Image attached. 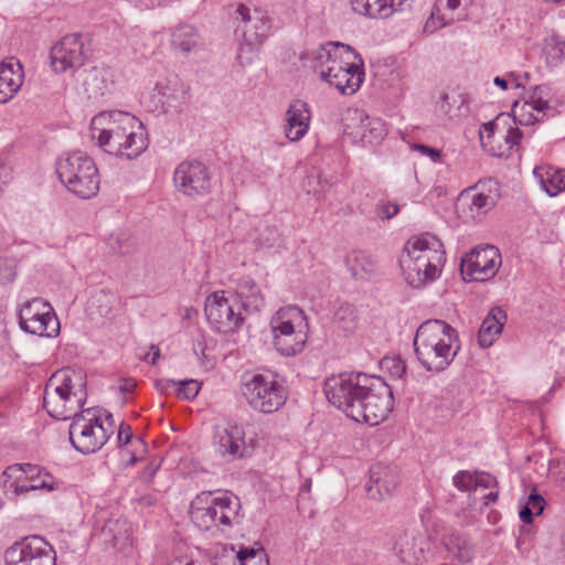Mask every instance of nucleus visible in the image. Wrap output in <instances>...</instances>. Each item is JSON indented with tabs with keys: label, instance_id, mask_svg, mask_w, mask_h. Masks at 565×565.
Masks as SVG:
<instances>
[{
	"label": "nucleus",
	"instance_id": "1",
	"mask_svg": "<svg viewBox=\"0 0 565 565\" xmlns=\"http://www.w3.org/2000/svg\"><path fill=\"white\" fill-rule=\"evenodd\" d=\"M324 393L348 417L371 426L383 422L394 405L393 392L384 380L365 373L331 376L324 383Z\"/></svg>",
	"mask_w": 565,
	"mask_h": 565
},
{
	"label": "nucleus",
	"instance_id": "2",
	"mask_svg": "<svg viewBox=\"0 0 565 565\" xmlns=\"http://www.w3.org/2000/svg\"><path fill=\"white\" fill-rule=\"evenodd\" d=\"M90 137L104 152L125 160L138 158L148 148L142 122L121 110L97 114L90 122Z\"/></svg>",
	"mask_w": 565,
	"mask_h": 565
},
{
	"label": "nucleus",
	"instance_id": "3",
	"mask_svg": "<svg viewBox=\"0 0 565 565\" xmlns=\"http://www.w3.org/2000/svg\"><path fill=\"white\" fill-rule=\"evenodd\" d=\"M362 66L360 54L348 44L327 43L313 56V67L320 78L344 95H352L360 88L364 77Z\"/></svg>",
	"mask_w": 565,
	"mask_h": 565
},
{
	"label": "nucleus",
	"instance_id": "4",
	"mask_svg": "<svg viewBox=\"0 0 565 565\" xmlns=\"http://www.w3.org/2000/svg\"><path fill=\"white\" fill-rule=\"evenodd\" d=\"M446 263L441 241L429 233L411 237L403 249L399 264L409 286L420 288L437 279Z\"/></svg>",
	"mask_w": 565,
	"mask_h": 565
},
{
	"label": "nucleus",
	"instance_id": "5",
	"mask_svg": "<svg viewBox=\"0 0 565 565\" xmlns=\"http://www.w3.org/2000/svg\"><path fill=\"white\" fill-rule=\"evenodd\" d=\"M460 345L457 331L444 320H427L416 331L414 350L417 360L429 372L446 370Z\"/></svg>",
	"mask_w": 565,
	"mask_h": 565
},
{
	"label": "nucleus",
	"instance_id": "6",
	"mask_svg": "<svg viewBox=\"0 0 565 565\" xmlns=\"http://www.w3.org/2000/svg\"><path fill=\"white\" fill-rule=\"evenodd\" d=\"M86 381L81 370L62 369L54 373L44 390L43 406L56 419L72 418L85 403Z\"/></svg>",
	"mask_w": 565,
	"mask_h": 565
},
{
	"label": "nucleus",
	"instance_id": "7",
	"mask_svg": "<svg viewBox=\"0 0 565 565\" xmlns=\"http://www.w3.org/2000/svg\"><path fill=\"white\" fill-rule=\"evenodd\" d=\"M241 501L237 497L223 492L212 497L211 492H202L191 504V520L201 530L227 533L235 524H239Z\"/></svg>",
	"mask_w": 565,
	"mask_h": 565
},
{
	"label": "nucleus",
	"instance_id": "8",
	"mask_svg": "<svg viewBox=\"0 0 565 565\" xmlns=\"http://www.w3.org/2000/svg\"><path fill=\"white\" fill-rule=\"evenodd\" d=\"M56 173L66 189L79 199H90L99 191V173L94 160L82 151L62 156Z\"/></svg>",
	"mask_w": 565,
	"mask_h": 565
},
{
	"label": "nucleus",
	"instance_id": "9",
	"mask_svg": "<svg viewBox=\"0 0 565 565\" xmlns=\"http://www.w3.org/2000/svg\"><path fill=\"white\" fill-rule=\"evenodd\" d=\"M273 344L285 356L300 353L308 340L309 322L297 306H289L276 312L270 321Z\"/></svg>",
	"mask_w": 565,
	"mask_h": 565
},
{
	"label": "nucleus",
	"instance_id": "10",
	"mask_svg": "<svg viewBox=\"0 0 565 565\" xmlns=\"http://www.w3.org/2000/svg\"><path fill=\"white\" fill-rule=\"evenodd\" d=\"M235 14V33L241 34L244 40L238 49L237 60L245 65L252 62L256 46L268 36L270 19L264 10H250L244 4L237 7Z\"/></svg>",
	"mask_w": 565,
	"mask_h": 565
},
{
	"label": "nucleus",
	"instance_id": "11",
	"mask_svg": "<svg viewBox=\"0 0 565 565\" xmlns=\"http://www.w3.org/2000/svg\"><path fill=\"white\" fill-rule=\"evenodd\" d=\"M242 393L256 412L273 414L286 403V387L274 375L254 374L242 384Z\"/></svg>",
	"mask_w": 565,
	"mask_h": 565
},
{
	"label": "nucleus",
	"instance_id": "12",
	"mask_svg": "<svg viewBox=\"0 0 565 565\" xmlns=\"http://www.w3.org/2000/svg\"><path fill=\"white\" fill-rule=\"evenodd\" d=\"M72 419L68 439L78 452L94 454L108 440V433L94 409L87 408L75 413Z\"/></svg>",
	"mask_w": 565,
	"mask_h": 565
},
{
	"label": "nucleus",
	"instance_id": "13",
	"mask_svg": "<svg viewBox=\"0 0 565 565\" xmlns=\"http://www.w3.org/2000/svg\"><path fill=\"white\" fill-rule=\"evenodd\" d=\"M242 309L238 300L232 295L225 297L224 291L211 294L204 305V312L212 329L223 334L239 331L245 322Z\"/></svg>",
	"mask_w": 565,
	"mask_h": 565
},
{
	"label": "nucleus",
	"instance_id": "14",
	"mask_svg": "<svg viewBox=\"0 0 565 565\" xmlns=\"http://www.w3.org/2000/svg\"><path fill=\"white\" fill-rule=\"evenodd\" d=\"M20 328L39 337H56L60 322L52 307L42 298L28 300L19 310Z\"/></svg>",
	"mask_w": 565,
	"mask_h": 565
},
{
	"label": "nucleus",
	"instance_id": "15",
	"mask_svg": "<svg viewBox=\"0 0 565 565\" xmlns=\"http://www.w3.org/2000/svg\"><path fill=\"white\" fill-rule=\"evenodd\" d=\"M55 551L40 536L24 537L4 553L7 565H55Z\"/></svg>",
	"mask_w": 565,
	"mask_h": 565
},
{
	"label": "nucleus",
	"instance_id": "16",
	"mask_svg": "<svg viewBox=\"0 0 565 565\" xmlns=\"http://www.w3.org/2000/svg\"><path fill=\"white\" fill-rule=\"evenodd\" d=\"M499 198V183L489 178L463 190L459 195L458 204L467 217L475 220L492 210Z\"/></svg>",
	"mask_w": 565,
	"mask_h": 565
},
{
	"label": "nucleus",
	"instance_id": "17",
	"mask_svg": "<svg viewBox=\"0 0 565 565\" xmlns=\"http://www.w3.org/2000/svg\"><path fill=\"white\" fill-rule=\"evenodd\" d=\"M173 182L175 189L189 198L205 195L211 189L210 172L206 166L198 160L181 162L174 170Z\"/></svg>",
	"mask_w": 565,
	"mask_h": 565
},
{
	"label": "nucleus",
	"instance_id": "18",
	"mask_svg": "<svg viewBox=\"0 0 565 565\" xmlns=\"http://www.w3.org/2000/svg\"><path fill=\"white\" fill-rule=\"evenodd\" d=\"M501 265V254L492 245L472 249L461 259V273L473 280H488L492 278Z\"/></svg>",
	"mask_w": 565,
	"mask_h": 565
},
{
	"label": "nucleus",
	"instance_id": "19",
	"mask_svg": "<svg viewBox=\"0 0 565 565\" xmlns=\"http://www.w3.org/2000/svg\"><path fill=\"white\" fill-rule=\"evenodd\" d=\"M51 65L55 73H65L84 65L86 53L79 34L63 36L51 49Z\"/></svg>",
	"mask_w": 565,
	"mask_h": 565
},
{
	"label": "nucleus",
	"instance_id": "20",
	"mask_svg": "<svg viewBox=\"0 0 565 565\" xmlns=\"http://www.w3.org/2000/svg\"><path fill=\"white\" fill-rule=\"evenodd\" d=\"M351 120L356 121L347 124L345 130L359 138L364 145H377L387 134L384 121L380 118L370 117L359 109L349 111Z\"/></svg>",
	"mask_w": 565,
	"mask_h": 565
},
{
	"label": "nucleus",
	"instance_id": "21",
	"mask_svg": "<svg viewBox=\"0 0 565 565\" xmlns=\"http://www.w3.org/2000/svg\"><path fill=\"white\" fill-rule=\"evenodd\" d=\"M244 429L236 425L228 423L226 426H217L213 436V445L223 458L226 460H234L243 456L245 446Z\"/></svg>",
	"mask_w": 565,
	"mask_h": 565
},
{
	"label": "nucleus",
	"instance_id": "22",
	"mask_svg": "<svg viewBox=\"0 0 565 565\" xmlns=\"http://www.w3.org/2000/svg\"><path fill=\"white\" fill-rule=\"evenodd\" d=\"M285 136L290 142L301 140L309 130L311 111L309 105L301 100H292L286 110Z\"/></svg>",
	"mask_w": 565,
	"mask_h": 565
},
{
	"label": "nucleus",
	"instance_id": "23",
	"mask_svg": "<svg viewBox=\"0 0 565 565\" xmlns=\"http://www.w3.org/2000/svg\"><path fill=\"white\" fill-rule=\"evenodd\" d=\"M188 86L178 77L158 83L156 97L163 113H179L189 98Z\"/></svg>",
	"mask_w": 565,
	"mask_h": 565
},
{
	"label": "nucleus",
	"instance_id": "24",
	"mask_svg": "<svg viewBox=\"0 0 565 565\" xmlns=\"http://www.w3.org/2000/svg\"><path fill=\"white\" fill-rule=\"evenodd\" d=\"M398 483V473L394 467L377 462L370 468L366 492L374 500H382L391 494Z\"/></svg>",
	"mask_w": 565,
	"mask_h": 565
},
{
	"label": "nucleus",
	"instance_id": "25",
	"mask_svg": "<svg viewBox=\"0 0 565 565\" xmlns=\"http://www.w3.org/2000/svg\"><path fill=\"white\" fill-rule=\"evenodd\" d=\"M428 550V540L422 534L413 533H404L393 546L395 555L407 565H418L425 558Z\"/></svg>",
	"mask_w": 565,
	"mask_h": 565
},
{
	"label": "nucleus",
	"instance_id": "26",
	"mask_svg": "<svg viewBox=\"0 0 565 565\" xmlns=\"http://www.w3.org/2000/svg\"><path fill=\"white\" fill-rule=\"evenodd\" d=\"M24 81L22 64L15 57L0 63V104L11 100L20 90Z\"/></svg>",
	"mask_w": 565,
	"mask_h": 565
},
{
	"label": "nucleus",
	"instance_id": "27",
	"mask_svg": "<svg viewBox=\"0 0 565 565\" xmlns=\"http://www.w3.org/2000/svg\"><path fill=\"white\" fill-rule=\"evenodd\" d=\"M441 545L450 559L460 565L470 564L476 555V547L466 535L450 531L441 536Z\"/></svg>",
	"mask_w": 565,
	"mask_h": 565
},
{
	"label": "nucleus",
	"instance_id": "28",
	"mask_svg": "<svg viewBox=\"0 0 565 565\" xmlns=\"http://www.w3.org/2000/svg\"><path fill=\"white\" fill-rule=\"evenodd\" d=\"M539 89L536 87L535 92ZM547 109H550L548 103L534 93L531 99L524 102L521 106H519L518 102H514L512 107L514 122H519L522 126L533 125L545 117Z\"/></svg>",
	"mask_w": 565,
	"mask_h": 565
},
{
	"label": "nucleus",
	"instance_id": "29",
	"mask_svg": "<svg viewBox=\"0 0 565 565\" xmlns=\"http://www.w3.org/2000/svg\"><path fill=\"white\" fill-rule=\"evenodd\" d=\"M408 0H350L353 11L369 18H388Z\"/></svg>",
	"mask_w": 565,
	"mask_h": 565
},
{
	"label": "nucleus",
	"instance_id": "30",
	"mask_svg": "<svg viewBox=\"0 0 565 565\" xmlns=\"http://www.w3.org/2000/svg\"><path fill=\"white\" fill-rule=\"evenodd\" d=\"M505 321L507 315L501 308L494 307L488 312L478 332V342L481 348H489L493 344L502 332Z\"/></svg>",
	"mask_w": 565,
	"mask_h": 565
},
{
	"label": "nucleus",
	"instance_id": "31",
	"mask_svg": "<svg viewBox=\"0 0 565 565\" xmlns=\"http://www.w3.org/2000/svg\"><path fill=\"white\" fill-rule=\"evenodd\" d=\"M245 311H259L265 305V298L259 287L249 277L239 279L235 294L232 295Z\"/></svg>",
	"mask_w": 565,
	"mask_h": 565
},
{
	"label": "nucleus",
	"instance_id": "32",
	"mask_svg": "<svg viewBox=\"0 0 565 565\" xmlns=\"http://www.w3.org/2000/svg\"><path fill=\"white\" fill-rule=\"evenodd\" d=\"M170 44L174 53L188 56L199 50L200 35L192 25L180 24L173 29Z\"/></svg>",
	"mask_w": 565,
	"mask_h": 565
},
{
	"label": "nucleus",
	"instance_id": "33",
	"mask_svg": "<svg viewBox=\"0 0 565 565\" xmlns=\"http://www.w3.org/2000/svg\"><path fill=\"white\" fill-rule=\"evenodd\" d=\"M541 188L550 195L556 196L565 190V169H556L551 166L536 167L533 171Z\"/></svg>",
	"mask_w": 565,
	"mask_h": 565
},
{
	"label": "nucleus",
	"instance_id": "34",
	"mask_svg": "<svg viewBox=\"0 0 565 565\" xmlns=\"http://www.w3.org/2000/svg\"><path fill=\"white\" fill-rule=\"evenodd\" d=\"M345 264L352 277L367 279L376 271V262L364 250H352L347 255Z\"/></svg>",
	"mask_w": 565,
	"mask_h": 565
},
{
	"label": "nucleus",
	"instance_id": "35",
	"mask_svg": "<svg viewBox=\"0 0 565 565\" xmlns=\"http://www.w3.org/2000/svg\"><path fill=\"white\" fill-rule=\"evenodd\" d=\"M23 476V470L19 463L9 466L1 476L4 492L17 497L34 490L30 488L31 480Z\"/></svg>",
	"mask_w": 565,
	"mask_h": 565
},
{
	"label": "nucleus",
	"instance_id": "36",
	"mask_svg": "<svg viewBox=\"0 0 565 565\" xmlns=\"http://www.w3.org/2000/svg\"><path fill=\"white\" fill-rule=\"evenodd\" d=\"M90 309L100 317H111L120 309V298L116 292L99 289L90 298Z\"/></svg>",
	"mask_w": 565,
	"mask_h": 565
},
{
	"label": "nucleus",
	"instance_id": "37",
	"mask_svg": "<svg viewBox=\"0 0 565 565\" xmlns=\"http://www.w3.org/2000/svg\"><path fill=\"white\" fill-rule=\"evenodd\" d=\"M105 540L114 547L125 545L130 540V527L126 520H108L102 529Z\"/></svg>",
	"mask_w": 565,
	"mask_h": 565
},
{
	"label": "nucleus",
	"instance_id": "38",
	"mask_svg": "<svg viewBox=\"0 0 565 565\" xmlns=\"http://www.w3.org/2000/svg\"><path fill=\"white\" fill-rule=\"evenodd\" d=\"M156 387L161 392H164L169 387H175L178 395L185 399L194 398L200 391V384L195 380H184L181 382L174 380H159L156 383Z\"/></svg>",
	"mask_w": 565,
	"mask_h": 565
},
{
	"label": "nucleus",
	"instance_id": "39",
	"mask_svg": "<svg viewBox=\"0 0 565 565\" xmlns=\"http://www.w3.org/2000/svg\"><path fill=\"white\" fill-rule=\"evenodd\" d=\"M333 321L345 333H351L358 326V316L354 306L342 302L340 303L333 316Z\"/></svg>",
	"mask_w": 565,
	"mask_h": 565
},
{
	"label": "nucleus",
	"instance_id": "40",
	"mask_svg": "<svg viewBox=\"0 0 565 565\" xmlns=\"http://www.w3.org/2000/svg\"><path fill=\"white\" fill-rule=\"evenodd\" d=\"M452 22L454 17L443 11V9L439 8L436 2H434L430 14L424 24L423 33L430 35L436 31L451 24Z\"/></svg>",
	"mask_w": 565,
	"mask_h": 565
},
{
	"label": "nucleus",
	"instance_id": "41",
	"mask_svg": "<svg viewBox=\"0 0 565 565\" xmlns=\"http://www.w3.org/2000/svg\"><path fill=\"white\" fill-rule=\"evenodd\" d=\"M84 86L89 97L97 98L104 96L107 92L105 75L102 70H90L84 81Z\"/></svg>",
	"mask_w": 565,
	"mask_h": 565
},
{
	"label": "nucleus",
	"instance_id": "42",
	"mask_svg": "<svg viewBox=\"0 0 565 565\" xmlns=\"http://www.w3.org/2000/svg\"><path fill=\"white\" fill-rule=\"evenodd\" d=\"M239 565H269L265 550L259 545L239 548Z\"/></svg>",
	"mask_w": 565,
	"mask_h": 565
},
{
	"label": "nucleus",
	"instance_id": "43",
	"mask_svg": "<svg viewBox=\"0 0 565 565\" xmlns=\"http://www.w3.org/2000/svg\"><path fill=\"white\" fill-rule=\"evenodd\" d=\"M212 565H239V550L236 551L233 545L222 547L214 555Z\"/></svg>",
	"mask_w": 565,
	"mask_h": 565
},
{
	"label": "nucleus",
	"instance_id": "44",
	"mask_svg": "<svg viewBox=\"0 0 565 565\" xmlns=\"http://www.w3.org/2000/svg\"><path fill=\"white\" fill-rule=\"evenodd\" d=\"M17 278V260L10 257H0V285H8Z\"/></svg>",
	"mask_w": 565,
	"mask_h": 565
},
{
	"label": "nucleus",
	"instance_id": "45",
	"mask_svg": "<svg viewBox=\"0 0 565 565\" xmlns=\"http://www.w3.org/2000/svg\"><path fill=\"white\" fill-rule=\"evenodd\" d=\"M117 441L120 447L130 444L135 449L141 448L143 450L145 448L142 438L134 437L130 426L126 423H121L119 426Z\"/></svg>",
	"mask_w": 565,
	"mask_h": 565
},
{
	"label": "nucleus",
	"instance_id": "46",
	"mask_svg": "<svg viewBox=\"0 0 565 565\" xmlns=\"http://www.w3.org/2000/svg\"><path fill=\"white\" fill-rule=\"evenodd\" d=\"M398 212V204L391 201L381 200L375 206V215L382 221L391 220Z\"/></svg>",
	"mask_w": 565,
	"mask_h": 565
},
{
	"label": "nucleus",
	"instance_id": "47",
	"mask_svg": "<svg viewBox=\"0 0 565 565\" xmlns=\"http://www.w3.org/2000/svg\"><path fill=\"white\" fill-rule=\"evenodd\" d=\"M328 184L327 179H323L321 174H310L307 177L305 186L308 193H312L318 199L324 191V186Z\"/></svg>",
	"mask_w": 565,
	"mask_h": 565
},
{
	"label": "nucleus",
	"instance_id": "48",
	"mask_svg": "<svg viewBox=\"0 0 565 565\" xmlns=\"http://www.w3.org/2000/svg\"><path fill=\"white\" fill-rule=\"evenodd\" d=\"M452 481L454 486L460 491H470L475 489L476 475L461 470L455 475Z\"/></svg>",
	"mask_w": 565,
	"mask_h": 565
},
{
	"label": "nucleus",
	"instance_id": "49",
	"mask_svg": "<svg viewBox=\"0 0 565 565\" xmlns=\"http://www.w3.org/2000/svg\"><path fill=\"white\" fill-rule=\"evenodd\" d=\"M54 487H55L54 477L46 471H43L42 473L39 475V477H36L35 479H32L31 483H30V488H33L34 490L51 491L54 489Z\"/></svg>",
	"mask_w": 565,
	"mask_h": 565
},
{
	"label": "nucleus",
	"instance_id": "50",
	"mask_svg": "<svg viewBox=\"0 0 565 565\" xmlns=\"http://www.w3.org/2000/svg\"><path fill=\"white\" fill-rule=\"evenodd\" d=\"M412 149L415 150V151H418L422 156L428 157L431 162H439V161H441L443 154L436 148H431V147H428V146H425V145H420V143H414L412 146Z\"/></svg>",
	"mask_w": 565,
	"mask_h": 565
},
{
	"label": "nucleus",
	"instance_id": "51",
	"mask_svg": "<svg viewBox=\"0 0 565 565\" xmlns=\"http://www.w3.org/2000/svg\"><path fill=\"white\" fill-rule=\"evenodd\" d=\"M525 505L530 508V510H532L535 513V515H540L544 510L545 500L541 494L532 492L529 495Z\"/></svg>",
	"mask_w": 565,
	"mask_h": 565
},
{
	"label": "nucleus",
	"instance_id": "52",
	"mask_svg": "<svg viewBox=\"0 0 565 565\" xmlns=\"http://www.w3.org/2000/svg\"><path fill=\"white\" fill-rule=\"evenodd\" d=\"M12 179V167L7 162L4 157L0 156V182L7 185L11 182Z\"/></svg>",
	"mask_w": 565,
	"mask_h": 565
},
{
	"label": "nucleus",
	"instance_id": "53",
	"mask_svg": "<svg viewBox=\"0 0 565 565\" xmlns=\"http://www.w3.org/2000/svg\"><path fill=\"white\" fill-rule=\"evenodd\" d=\"M522 139V132L518 127H510L504 136L505 142L509 145V148L518 146Z\"/></svg>",
	"mask_w": 565,
	"mask_h": 565
},
{
	"label": "nucleus",
	"instance_id": "54",
	"mask_svg": "<svg viewBox=\"0 0 565 565\" xmlns=\"http://www.w3.org/2000/svg\"><path fill=\"white\" fill-rule=\"evenodd\" d=\"M20 468L23 470V477H25L29 480L35 479L39 477L40 473H42L44 470L38 466L32 463H19Z\"/></svg>",
	"mask_w": 565,
	"mask_h": 565
},
{
	"label": "nucleus",
	"instance_id": "55",
	"mask_svg": "<svg viewBox=\"0 0 565 565\" xmlns=\"http://www.w3.org/2000/svg\"><path fill=\"white\" fill-rule=\"evenodd\" d=\"M497 484L495 479L487 473L476 475L475 490L478 487L491 488Z\"/></svg>",
	"mask_w": 565,
	"mask_h": 565
},
{
	"label": "nucleus",
	"instance_id": "56",
	"mask_svg": "<svg viewBox=\"0 0 565 565\" xmlns=\"http://www.w3.org/2000/svg\"><path fill=\"white\" fill-rule=\"evenodd\" d=\"M437 6L443 9V11L452 15V12L456 11L460 4L461 0H435Z\"/></svg>",
	"mask_w": 565,
	"mask_h": 565
},
{
	"label": "nucleus",
	"instance_id": "57",
	"mask_svg": "<svg viewBox=\"0 0 565 565\" xmlns=\"http://www.w3.org/2000/svg\"><path fill=\"white\" fill-rule=\"evenodd\" d=\"M551 41L553 42L552 51L555 52L558 60L565 58V40L554 35Z\"/></svg>",
	"mask_w": 565,
	"mask_h": 565
},
{
	"label": "nucleus",
	"instance_id": "58",
	"mask_svg": "<svg viewBox=\"0 0 565 565\" xmlns=\"http://www.w3.org/2000/svg\"><path fill=\"white\" fill-rule=\"evenodd\" d=\"M493 83L502 89H507L510 83L513 84L515 88L520 87V83L516 82L512 74H510L508 77L497 76L494 77Z\"/></svg>",
	"mask_w": 565,
	"mask_h": 565
},
{
	"label": "nucleus",
	"instance_id": "59",
	"mask_svg": "<svg viewBox=\"0 0 565 565\" xmlns=\"http://www.w3.org/2000/svg\"><path fill=\"white\" fill-rule=\"evenodd\" d=\"M160 468V462H150L145 469L143 471L141 472V479L146 480V481H150L157 470Z\"/></svg>",
	"mask_w": 565,
	"mask_h": 565
},
{
	"label": "nucleus",
	"instance_id": "60",
	"mask_svg": "<svg viewBox=\"0 0 565 565\" xmlns=\"http://www.w3.org/2000/svg\"><path fill=\"white\" fill-rule=\"evenodd\" d=\"M519 515L523 523L530 524L532 523V519L533 515H535V513L532 510H530V508L524 505L521 508Z\"/></svg>",
	"mask_w": 565,
	"mask_h": 565
},
{
	"label": "nucleus",
	"instance_id": "61",
	"mask_svg": "<svg viewBox=\"0 0 565 565\" xmlns=\"http://www.w3.org/2000/svg\"><path fill=\"white\" fill-rule=\"evenodd\" d=\"M136 387V382L131 379H128V380H124L121 385H120V391L122 393H131L134 392Z\"/></svg>",
	"mask_w": 565,
	"mask_h": 565
},
{
	"label": "nucleus",
	"instance_id": "62",
	"mask_svg": "<svg viewBox=\"0 0 565 565\" xmlns=\"http://www.w3.org/2000/svg\"><path fill=\"white\" fill-rule=\"evenodd\" d=\"M138 449L139 448H134V450H122V452H127L130 455L129 459L126 462V466H134L140 460V458L135 454V451H137Z\"/></svg>",
	"mask_w": 565,
	"mask_h": 565
},
{
	"label": "nucleus",
	"instance_id": "63",
	"mask_svg": "<svg viewBox=\"0 0 565 565\" xmlns=\"http://www.w3.org/2000/svg\"><path fill=\"white\" fill-rule=\"evenodd\" d=\"M483 499H484V504H486V505H489V504H490V502H495V501H497V499H498V492H490V493L486 494V495L483 497Z\"/></svg>",
	"mask_w": 565,
	"mask_h": 565
},
{
	"label": "nucleus",
	"instance_id": "64",
	"mask_svg": "<svg viewBox=\"0 0 565 565\" xmlns=\"http://www.w3.org/2000/svg\"><path fill=\"white\" fill-rule=\"evenodd\" d=\"M171 565H195L192 559L189 558H178L171 563Z\"/></svg>",
	"mask_w": 565,
	"mask_h": 565
}]
</instances>
